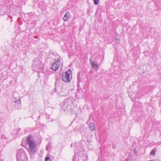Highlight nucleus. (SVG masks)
I'll use <instances>...</instances> for the list:
<instances>
[{"label":"nucleus","mask_w":161,"mask_h":161,"mask_svg":"<svg viewBox=\"0 0 161 161\" xmlns=\"http://www.w3.org/2000/svg\"><path fill=\"white\" fill-rule=\"evenodd\" d=\"M26 143L29 145L30 150L31 152L35 153L37 152L34 140L31 135L27 137L26 140Z\"/></svg>","instance_id":"nucleus-1"},{"label":"nucleus","mask_w":161,"mask_h":161,"mask_svg":"<svg viewBox=\"0 0 161 161\" xmlns=\"http://www.w3.org/2000/svg\"><path fill=\"white\" fill-rule=\"evenodd\" d=\"M33 69L37 72H42L44 69L43 66L41 61L38 58L34 60L32 64Z\"/></svg>","instance_id":"nucleus-2"},{"label":"nucleus","mask_w":161,"mask_h":161,"mask_svg":"<svg viewBox=\"0 0 161 161\" xmlns=\"http://www.w3.org/2000/svg\"><path fill=\"white\" fill-rule=\"evenodd\" d=\"M60 81V79H56L55 83L54 90L57 93L64 92L66 89V87L64 85L61 86Z\"/></svg>","instance_id":"nucleus-3"},{"label":"nucleus","mask_w":161,"mask_h":161,"mask_svg":"<svg viewBox=\"0 0 161 161\" xmlns=\"http://www.w3.org/2000/svg\"><path fill=\"white\" fill-rule=\"evenodd\" d=\"M72 73V71L69 69L67 71L63 74L62 76V79L63 81L68 83L70 82L71 78H70V75Z\"/></svg>","instance_id":"nucleus-4"},{"label":"nucleus","mask_w":161,"mask_h":161,"mask_svg":"<svg viewBox=\"0 0 161 161\" xmlns=\"http://www.w3.org/2000/svg\"><path fill=\"white\" fill-rule=\"evenodd\" d=\"M25 157V153L23 149L21 148L18 151L16 158L17 161H24L23 159Z\"/></svg>","instance_id":"nucleus-5"},{"label":"nucleus","mask_w":161,"mask_h":161,"mask_svg":"<svg viewBox=\"0 0 161 161\" xmlns=\"http://www.w3.org/2000/svg\"><path fill=\"white\" fill-rule=\"evenodd\" d=\"M60 59H58L57 60V61L54 62L53 64L52 69L55 71L57 70L60 67Z\"/></svg>","instance_id":"nucleus-6"},{"label":"nucleus","mask_w":161,"mask_h":161,"mask_svg":"<svg viewBox=\"0 0 161 161\" xmlns=\"http://www.w3.org/2000/svg\"><path fill=\"white\" fill-rule=\"evenodd\" d=\"M69 99H65L63 102V104L64 106H65L66 108L67 109L68 111L71 108L70 106L69 105Z\"/></svg>","instance_id":"nucleus-7"},{"label":"nucleus","mask_w":161,"mask_h":161,"mask_svg":"<svg viewBox=\"0 0 161 161\" xmlns=\"http://www.w3.org/2000/svg\"><path fill=\"white\" fill-rule=\"evenodd\" d=\"M70 14L69 12H67L65 14L63 18V19L64 21H66L69 18L70 16Z\"/></svg>","instance_id":"nucleus-8"},{"label":"nucleus","mask_w":161,"mask_h":161,"mask_svg":"<svg viewBox=\"0 0 161 161\" xmlns=\"http://www.w3.org/2000/svg\"><path fill=\"white\" fill-rule=\"evenodd\" d=\"M89 126L91 131L95 130L96 129L95 125L93 123H90L89 125Z\"/></svg>","instance_id":"nucleus-9"},{"label":"nucleus","mask_w":161,"mask_h":161,"mask_svg":"<svg viewBox=\"0 0 161 161\" xmlns=\"http://www.w3.org/2000/svg\"><path fill=\"white\" fill-rule=\"evenodd\" d=\"M77 143H75V146L76 147V146ZM77 145H79L80 146V148L79 149L78 148H76V150H75V151L77 152L78 153H80L81 151V150L82 149V148H81V147H82V146L80 144L78 143L77 144Z\"/></svg>","instance_id":"nucleus-10"},{"label":"nucleus","mask_w":161,"mask_h":161,"mask_svg":"<svg viewBox=\"0 0 161 161\" xmlns=\"http://www.w3.org/2000/svg\"><path fill=\"white\" fill-rule=\"evenodd\" d=\"M157 151V148L155 147L150 152V154L152 155H155L156 152Z\"/></svg>","instance_id":"nucleus-11"},{"label":"nucleus","mask_w":161,"mask_h":161,"mask_svg":"<svg viewBox=\"0 0 161 161\" xmlns=\"http://www.w3.org/2000/svg\"><path fill=\"white\" fill-rule=\"evenodd\" d=\"M15 103L16 104V105H17V106L19 107V108L20 107L21 105L20 100L16 101L15 102Z\"/></svg>","instance_id":"nucleus-12"},{"label":"nucleus","mask_w":161,"mask_h":161,"mask_svg":"<svg viewBox=\"0 0 161 161\" xmlns=\"http://www.w3.org/2000/svg\"><path fill=\"white\" fill-rule=\"evenodd\" d=\"M92 67L93 68H95V67H96L97 68H98V66L97 64H95L94 62H91V64Z\"/></svg>","instance_id":"nucleus-13"},{"label":"nucleus","mask_w":161,"mask_h":161,"mask_svg":"<svg viewBox=\"0 0 161 161\" xmlns=\"http://www.w3.org/2000/svg\"><path fill=\"white\" fill-rule=\"evenodd\" d=\"M94 3L95 5H97L99 2V0H93Z\"/></svg>","instance_id":"nucleus-14"},{"label":"nucleus","mask_w":161,"mask_h":161,"mask_svg":"<svg viewBox=\"0 0 161 161\" xmlns=\"http://www.w3.org/2000/svg\"><path fill=\"white\" fill-rule=\"evenodd\" d=\"M46 150L47 151H49L51 149V147L49 145H47L46 147Z\"/></svg>","instance_id":"nucleus-15"},{"label":"nucleus","mask_w":161,"mask_h":161,"mask_svg":"<svg viewBox=\"0 0 161 161\" xmlns=\"http://www.w3.org/2000/svg\"><path fill=\"white\" fill-rule=\"evenodd\" d=\"M49 159H50V157L49 156H47L45 158L44 161H48Z\"/></svg>","instance_id":"nucleus-16"},{"label":"nucleus","mask_w":161,"mask_h":161,"mask_svg":"<svg viewBox=\"0 0 161 161\" xmlns=\"http://www.w3.org/2000/svg\"><path fill=\"white\" fill-rule=\"evenodd\" d=\"M1 138L2 139H5L6 140V138L4 135H2L1 136Z\"/></svg>","instance_id":"nucleus-17"},{"label":"nucleus","mask_w":161,"mask_h":161,"mask_svg":"<svg viewBox=\"0 0 161 161\" xmlns=\"http://www.w3.org/2000/svg\"><path fill=\"white\" fill-rule=\"evenodd\" d=\"M44 77H45V79L47 80L48 79V75L46 74L44 75Z\"/></svg>","instance_id":"nucleus-18"},{"label":"nucleus","mask_w":161,"mask_h":161,"mask_svg":"<svg viewBox=\"0 0 161 161\" xmlns=\"http://www.w3.org/2000/svg\"><path fill=\"white\" fill-rule=\"evenodd\" d=\"M115 41L117 42H118L120 41V39L117 38L115 39Z\"/></svg>","instance_id":"nucleus-19"},{"label":"nucleus","mask_w":161,"mask_h":161,"mask_svg":"<svg viewBox=\"0 0 161 161\" xmlns=\"http://www.w3.org/2000/svg\"><path fill=\"white\" fill-rule=\"evenodd\" d=\"M88 157L87 155H86V156H85V159H84V160H85V161H86V160H88Z\"/></svg>","instance_id":"nucleus-20"},{"label":"nucleus","mask_w":161,"mask_h":161,"mask_svg":"<svg viewBox=\"0 0 161 161\" xmlns=\"http://www.w3.org/2000/svg\"><path fill=\"white\" fill-rule=\"evenodd\" d=\"M77 80H78V81H79V80H80V77H79L78 75V76H77Z\"/></svg>","instance_id":"nucleus-21"},{"label":"nucleus","mask_w":161,"mask_h":161,"mask_svg":"<svg viewBox=\"0 0 161 161\" xmlns=\"http://www.w3.org/2000/svg\"><path fill=\"white\" fill-rule=\"evenodd\" d=\"M74 156L75 157V155H74ZM76 159H75V157L73 158V161H75V160Z\"/></svg>","instance_id":"nucleus-22"},{"label":"nucleus","mask_w":161,"mask_h":161,"mask_svg":"<svg viewBox=\"0 0 161 161\" xmlns=\"http://www.w3.org/2000/svg\"><path fill=\"white\" fill-rule=\"evenodd\" d=\"M73 143H72L71 144V145H70V147H73Z\"/></svg>","instance_id":"nucleus-23"},{"label":"nucleus","mask_w":161,"mask_h":161,"mask_svg":"<svg viewBox=\"0 0 161 161\" xmlns=\"http://www.w3.org/2000/svg\"><path fill=\"white\" fill-rule=\"evenodd\" d=\"M90 63H91V62H92V59L91 58L90 59Z\"/></svg>","instance_id":"nucleus-24"},{"label":"nucleus","mask_w":161,"mask_h":161,"mask_svg":"<svg viewBox=\"0 0 161 161\" xmlns=\"http://www.w3.org/2000/svg\"><path fill=\"white\" fill-rule=\"evenodd\" d=\"M79 82H80V81H78V84H77V85H78V86H79Z\"/></svg>","instance_id":"nucleus-25"},{"label":"nucleus","mask_w":161,"mask_h":161,"mask_svg":"<svg viewBox=\"0 0 161 161\" xmlns=\"http://www.w3.org/2000/svg\"><path fill=\"white\" fill-rule=\"evenodd\" d=\"M154 161V160H149L148 161Z\"/></svg>","instance_id":"nucleus-26"},{"label":"nucleus","mask_w":161,"mask_h":161,"mask_svg":"<svg viewBox=\"0 0 161 161\" xmlns=\"http://www.w3.org/2000/svg\"><path fill=\"white\" fill-rule=\"evenodd\" d=\"M134 152L136 153L135 151H134Z\"/></svg>","instance_id":"nucleus-27"}]
</instances>
